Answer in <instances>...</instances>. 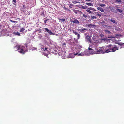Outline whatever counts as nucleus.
<instances>
[{"mask_svg": "<svg viewBox=\"0 0 124 124\" xmlns=\"http://www.w3.org/2000/svg\"><path fill=\"white\" fill-rule=\"evenodd\" d=\"M91 0H85L88 1V2H90L91 1Z\"/></svg>", "mask_w": 124, "mask_h": 124, "instance_id": "ea45409f", "label": "nucleus"}, {"mask_svg": "<svg viewBox=\"0 0 124 124\" xmlns=\"http://www.w3.org/2000/svg\"><path fill=\"white\" fill-rule=\"evenodd\" d=\"M77 35L78 39H79L80 38V35L79 34H78Z\"/></svg>", "mask_w": 124, "mask_h": 124, "instance_id": "473e14b6", "label": "nucleus"}, {"mask_svg": "<svg viewBox=\"0 0 124 124\" xmlns=\"http://www.w3.org/2000/svg\"><path fill=\"white\" fill-rule=\"evenodd\" d=\"M14 34L15 35H17L19 36H20V33L18 32H14Z\"/></svg>", "mask_w": 124, "mask_h": 124, "instance_id": "dca6fc26", "label": "nucleus"}, {"mask_svg": "<svg viewBox=\"0 0 124 124\" xmlns=\"http://www.w3.org/2000/svg\"><path fill=\"white\" fill-rule=\"evenodd\" d=\"M116 1L118 3H120L122 2V1L121 0H116Z\"/></svg>", "mask_w": 124, "mask_h": 124, "instance_id": "bb28decb", "label": "nucleus"}, {"mask_svg": "<svg viewBox=\"0 0 124 124\" xmlns=\"http://www.w3.org/2000/svg\"><path fill=\"white\" fill-rule=\"evenodd\" d=\"M45 19V18H44V20Z\"/></svg>", "mask_w": 124, "mask_h": 124, "instance_id": "49530a36", "label": "nucleus"}, {"mask_svg": "<svg viewBox=\"0 0 124 124\" xmlns=\"http://www.w3.org/2000/svg\"><path fill=\"white\" fill-rule=\"evenodd\" d=\"M13 0V2L15 3H16V0Z\"/></svg>", "mask_w": 124, "mask_h": 124, "instance_id": "a19ab883", "label": "nucleus"}, {"mask_svg": "<svg viewBox=\"0 0 124 124\" xmlns=\"http://www.w3.org/2000/svg\"><path fill=\"white\" fill-rule=\"evenodd\" d=\"M100 36L101 37H103L104 36V35L103 34L101 33L100 35Z\"/></svg>", "mask_w": 124, "mask_h": 124, "instance_id": "72a5a7b5", "label": "nucleus"}, {"mask_svg": "<svg viewBox=\"0 0 124 124\" xmlns=\"http://www.w3.org/2000/svg\"><path fill=\"white\" fill-rule=\"evenodd\" d=\"M45 55H46V54H45Z\"/></svg>", "mask_w": 124, "mask_h": 124, "instance_id": "09e8293b", "label": "nucleus"}, {"mask_svg": "<svg viewBox=\"0 0 124 124\" xmlns=\"http://www.w3.org/2000/svg\"><path fill=\"white\" fill-rule=\"evenodd\" d=\"M78 54V53L77 54H75V55H77V54Z\"/></svg>", "mask_w": 124, "mask_h": 124, "instance_id": "37998d69", "label": "nucleus"}, {"mask_svg": "<svg viewBox=\"0 0 124 124\" xmlns=\"http://www.w3.org/2000/svg\"><path fill=\"white\" fill-rule=\"evenodd\" d=\"M17 50L20 53L24 54L25 52L24 50L25 47L23 46H19L17 47Z\"/></svg>", "mask_w": 124, "mask_h": 124, "instance_id": "f03ea898", "label": "nucleus"}, {"mask_svg": "<svg viewBox=\"0 0 124 124\" xmlns=\"http://www.w3.org/2000/svg\"><path fill=\"white\" fill-rule=\"evenodd\" d=\"M116 13L119 12L121 13H122L123 11V10L122 8L118 7H117L116 8Z\"/></svg>", "mask_w": 124, "mask_h": 124, "instance_id": "0eeeda50", "label": "nucleus"}, {"mask_svg": "<svg viewBox=\"0 0 124 124\" xmlns=\"http://www.w3.org/2000/svg\"><path fill=\"white\" fill-rule=\"evenodd\" d=\"M69 7L70 8L71 7H70L69 6Z\"/></svg>", "mask_w": 124, "mask_h": 124, "instance_id": "de8ad7c7", "label": "nucleus"}, {"mask_svg": "<svg viewBox=\"0 0 124 124\" xmlns=\"http://www.w3.org/2000/svg\"><path fill=\"white\" fill-rule=\"evenodd\" d=\"M72 2L74 4H76L77 3H78V2L75 1H74Z\"/></svg>", "mask_w": 124, "mask_h": 124, "instance_id": "c85d7f7f", "label": "nucleus"}, {"mask_svg": "<svg viewBox=\"0 0 124 124\" xmlns=\"http://www.w3.org/2000/svg\"><path fill=\"white\" fill-rule=\"evenodd\" d=\"M86 54L85 53L82 52L81 53L79 54H78L79 55H81V56H83L85 55Z\"/></svg>", "mask_w": 124, "mask_h": 124, "instance_id": "6ab92c4d", "label": "nucleus"}, {"mask_svg": "<svg viewBox=\"0 0 124 124\" xmlns=\"http://www.w3.org/2000/svg\"><path fill=\"white\" fill-rule=\"evenodd\" d=\"M97 9L100 11L101 12H104V9L101 8L100 7H97Z\"/></svg>", "mask_w": 124, "mask_h": 124, "instance_id": "9b49d317", "label": "nucleus"}, {"mask_svg": "<svg viewBox=\"0 0 124 124\" xmlns=\"http://www.w3.org/2000/svg\"><path fill=\"white\" fill-rule=\"evenodd\" d=\"M41 16H44V17L45 16V14H44V11H42V12L41 13Z\"/></svg>", "mask_w": 124, "mask_h": 124, "instance_id": "cd10ccee", "label": "nucleus"}, {"mask_svg": "<svg viewBox=\"0 0 124 124\" xmlns=\"http://www.w3.org/2000/svg\"><path fill=\"white\" fill-rule=\"evenodd\" d=\"M99 5L101 7H104L105 6V5L104 4H100Z\"/></svg>", "mask_w": 124, "mask_h": 124, "instance_id": "5701e85b", "label": "nucleus"}, {"mask_svg": "<svg viewBox=\"0 0 124 124\" xmlns=\"http://www.w3.org/2000/svg\"><path fill=\"white\" fill-rule=\"evenodd\" d=\"M105 32L107 34H110L111 33L110 31H108V30H105Z\"/></svg>", "mask_w": 124, "mask_h": 124, "instance_id": "2eb2a0df", "label": "nucleus"}, {"mask_svg": "<svg viewBox=\"0 0 124 124\" xmlns=\"http://www.w3.org/2000/svg\"><path fill=\"white\" fill-rule=\"evenodd\" d=\"M119 44L120 46L123 45V47H124V43H122Z\"/></svg>", "mask_w": 124, "mask_h": 124, "instance_id": "e433bc0d", "label": "nucleus"}, {"mask_svg": "<svg viewBox=\"0 0 124 124\" xmlns=\"http://www.w3.org/2000/svg\"><path fill=\"white\" fill-rule=\"evenodd\" d=\"M86 4L87 5L90 6H93V5L92 3H86Z\"/></svg>", "mask_w": 124, "mask_h": 124, "instance_id": "4468645a", "label": "nucleus"}, {"mask_svg": "<svg viewBox=\"0 0 124 124\" xmlns=\"http://www.w3.org/2000/svg\"><path fill=\"white\" fill-rule=\"evenodd\" d=\"M79 31L80 32L83 33H85V31H87V30L85 28H83L82 27L81 29H79Z\"/></svg>", "mask_w": 124, "mask_h": 124, "instance_id": "6e6552de", "label": "nucleus"}, {"mask_svg": "<svg viewBox=\"0 0 124 124\" xmlns=\"http://www.w3.org/2000/svg\"><path fill=\"white\" fill-rule=\"evenodd\" d=\"M37 49V48L36 47V48H35L34 47H33V48H32V50H36Z\"/></svg>", "mask_w": 124, "mask_h": 124, "instance_id": "c9c22d12", "label": "nucleus"}, {"mask_svg": "<svg viewBox=\"0 0 124 124\" xmlns=\"http://www.w3.org/2000/svg\"><path fill=\"white\" fill-rule=\"evenodd\" d=\"M95 52H96V54H100L103 53H103V51L102 50L101 48L99 46H96L95 48V50H94Z\"/></svg>", "mask_w": 124, "mask_h": 124, "instance_id": "7ed1b4c3", "label": "nucleus"}, {"mask_svg": "<svg viewBox=\"0 0 124 124\" xmlns=\"http://www.w3.org/2000/svg\"><path fill=\"white\" fill-rule=\"evenodd\" d=\"M108 37V38H110V37Z\"/></svg>", "mask_w": 124, "mask_h": 124, "instance_id": "c03bdc74", "label": "nucleus"}, {"mask_svg": "<svg viewBox=\"0 0 124 124\" xmlns=\"http://www.w3.org/2000/svg\"><path fill=\"white\" fill-rule=\"evenodd\" d=\"M42 49L44 50H46L47 49V47H45L44 48V47H43L41 48Z\"/></svg>", "mask_w": 124, "mask_h": 124, "instance_id": "7c9ffc66", "label": "nucleus"}, {"mask_svg": "<svg viewBox=\"0 0 124 124\" xmlns=\"http://www.w3.org/2000/svg\"><path fill=\"white\" fill-rule=\"evenodd\" d=\"M85 26L86 27H89V24H86L85 25Z\"/></svg>", "mask_w": 124, "mask_h": 124, "instance_id": "f704fd0d", "label": "nucleus"}, {"mask_svg": "<svg viewBox=\"0 0 124 124\" xmlns=\"http://www.w3.org/2000/svg\"><path fill=\"white\" fill-rule=\"evenodd\" d=\"M48 19H47L46 20H44V22L45 23V25H46V23L47 22V21L48 20Z\"/></svg>", "mask_w": 124, "mask_h": 124, "instance_id": "a878e982", "label": "nucleus"}, {"mask_svg": "<svg viewBox=\"0 0 124 124\" xmlns=\"http://www.w3.org/2000/svg\"><path fill=\"white\" fill-rule=\"evenodd\" d=\"M110 21L114 24H117L118 23L116 20L115 18H111L110 20Z\"/></svg>", "mask_w": 124, "mask_h": 124, "instance_id": "423d86ee", "label": "nucleus"}, {"mask_svg": "<svg viewBox=\"0 0 124 124\" xmlns=\"http://www.w3.org/2000/svg\"><path fill=\"white\" fill-rule=\"evenodd\" d=\"M95 25L91 23H90L89 24V27L90 28H93L94 27H95Z\"/></svg>", "mask_w": 124, "mask_h": 124, "instance_id": "ddd939ff", "label": "nucleus"}, {"mask_svg": "<svg viewBox=\"0 0 124 124\" xmlns=\"http://www.w3.org/2000/svg\"><path fill=\"white\" fill-rule=\"evenodd\" d=\"M88 49L89 50H93V49H92L91 48H89Z\"/></svg>", "mask_w": 124, "mask_h": 124, "instance_id": "58836bf2", "label": "nucleus"}, {"mask_svg": "<svg viewBox=\"0 0 124 124\" xmlns=\"http://www.w3.org/2000/svg\"><path fill=\"white\" fill-rule=\"evenodd\" d=\"M80 7V8L83 9H85L88 8V7L86 5L83 6L81 5Z\"/></svg>", "mask_w": 124, "mask_h": 124, "instance_id": "f8f14e48", "label": "nucleus"}, {"mask_svg": "<svg viewBox=\"0 0 124 124\" xmlns=\"http://www.w3.org/2000/svg\"><path fill=\"white\" fill-rule=\"evenodd\" d=\"M82 16H83V17H84L85 18H86L87 17V15L85 14H83L82 15Z\"/></svg>", "mask_w": 124, "mask_h": 124, "instance_id": "c756f323", "label": "nucleus"}, {"mask_svg": "<svg viewBox=\"0 0 124 124\" xmlns=\"http://www.w3.org/2000/svg\"><path fill=\"white\" fill-rule=\"evenodd\" d=\"M58 19L60 20L61 22H64L65 20V19H60L58 18Z\"/></svg>", "mask_w": 124, "mask_h": 124, "instance_id": "f3484780", "label": "nucleus"}, {"mask_svg": "<svg viewBox=\"0 0 124 124\" xmlns=\"http://www.w3.org/2000/svg\"><path fill=\"white\" fill-rule=\"evenodd\" d=\"M73 33L76 35H77L78 34V32H77L76 31H74V30L73 31Z\"/></svg>", "mask_w": 124, "mask_h": 124, "instance_id": "4be33fe9", "label": "nucleus"}, {"mask_svg": "<svg viewBox=\"0 0 124 124\" xmlns=\"http://www.w3.org/2000/svg\"><path fill=\"white\" fill-rule=\"evenodd\" d=\"M91 17L92 19H96L97 18L96 17L94 16H91Z\"/></svg>", "mask_w": 124, "mask_h": 124, "instance_id": "a211bd4d", "label": "nucleus"}, {"mask_svg": "<svg viewBox=\"0 0 124 124\" xmlns=\"http://www.w3.org/2000/svg\"><path fill=\"white\" fill-rule=\"evenodd\" d=\"M86 11L90 13H92V12L89 9H86Z\"/></svg>", "mask_w": 124, "mask_h": 124, "instance_id": "b1692460", "label": "nucleus"}, {"mask_svg": "<svg viewBox=\"0 0 124 124\" xmlns=\"http://www.w3.org/2000/svg\"><path fill=\"white\" fill-rule=\"evenodd\" d=\"M11 22H12V23H17V22L16 21H13L12 20H9Z\"/></svg>", "mask_w": 124, "mask_h": 124, "instance_id": "2f4dec72", "label": "nucleus"}, {"mask_svg": "<svg viewBox=\"0 0 124 124\" xmlns=\"http://www.w3.org/2000/svg\"><path fill=\"white\" fill-rule=\"evenodd\" d=\"M25 30V29L24 28H23L20 30V31L21 32H22L24 31Z\"/></svg>", "mask_w": 124, "mask_h": 124, "instance_id": "aec40b11", "label": "nucleus"}, {"mask_svg": "<svg viewBox=\"0 0 124 124\" xmlns=\"http://www.w3.org/2000/svg\"><path fill=\"white\" fill-rule=\"evenodd\" d=\"M97 16H99V17H100L102 15V13L101 12H95L94 13Z\"/></svg>", "mask_w": 124, "mask_h": 124, "instance_id": "9d476101", "label": "nucleus"}, {"mask_svg": "<svg viewBox=\"0 0 124 124\" xmlns=\"http://www.w3.org/2000/svg\"><path fill=\"white\" fill-rule=\"evenodd\" d=\"M22 11L23 12H25V11L24 10H23V9H22Z\"/></svg>", "mask_w": 124, "mask_h": 124, "instance_id": "79ce46f5", "label": "nucleus"}, {"mask_svg": "<svg viewBox=\"0 0 124 124\" xmlns=\"http://www.w3.org/2000/svg\"><path fill=\"white\" fill-rule=\"evenodd\" d=\"M86 38L88 39H89L90 38V37L89 36H87L86 37Z\"/></svg>", "mask_w": 124, "mask_h": 124, "instance_id": "4c0bfd02", "label": "nucleus"}, {"mask_svg": "<svg viewBox=\"0 0 124 124\" xmlns=\"http://www.w3.org/2000/svg\"><path fill=\"white\" fill-rule=\"evenodd\" d=\"M109 8L111 11L114 13H116V8L114 6H110Z\"/></svg>", "mask_w": 124, "mask_h": 124, "instance_id": "20e7f679", "label": "nucleus"}, {"mask_svg": "<svg viewBox=\"0 0 124 124\" xmlns=\"http://www.w3.org/2000/svg\"><path fill=\"white\" fill-rule=\"evenodd\" d=\"M63 9H65V10H67L68 11H70V10L68 9L67 8H66L65 6H64L63 7Z\"/></svg>", "mask_w": 124, "mask_h": 124, "instance_id": "412c9836", "label": "nucleus"}, {"mask_svg": "<svg viewBox=\"0 0 124 124\" xmlns=\"http://www.w3.org/2000/svg\"><path fill=\"white\" fill-rule=\"evenodd\" d=\"M71 22L78 24H80V22L77 19L75 18H73L72 20L71 21Z\"/></svg>", "mask_w": 124, "mask_h": 124, "instance_id": "39448f33", "label": "nucleus"}, {"mask_svg": "<svg viewBox=\"0 0 124 124\" xmlns=\"http://www.w3.org/2000/svg\"><path fill=\"white\" fill-rule=\"evenodd\" d=\"M85 35H86V33H85Z\"/></svg>", "mask_w": 124, "mask_h": 124, "instance_id": "a18cd8bd", "label": "nucleus"}, {"mask_svg": "<svg viewBox=\"0 0 124 124\" xmlns=\"http://www.w3.org/2000/svg\"><path fill=\"white\" fill-rule=\"evenodd\" d=\"M45 29L46 30L45 31H47L48 33H49V34L50 35L54 34L51 30H48L47 28H45Z\"/></svg>", "mask_w": 124, "mask_h": 124, "instance_id": "1a4fd4ad", "label": "nucleus"}, {"mask_svg": "<svg viewBox=\"0 0 124 124\" xmlns=\"http://www.w3.org/2000/svg\"><path fill=\"white\" fill-rule=\"evenodd\" d=\"M108 47V49L105 51V53H106L110 52H115L119 49L116 45H113L111 44L108 45L106 47Z\"/></svg>", "mask_w": 124, "mask_h": 124, "instance_id": "f257e3e1", "label": "nucleus"}, {"mask_svg": "<svg viewBox=\"0 0 124 124\" xmlns=\"http://www.w3.org/2000/svg\"><path fill=\"white\" fill-rule=\"evenodd\" d=\"M88 9L89 10H95V9L94 8L91 7L89 8H88Z\"/></svg>", "mask_w": 124, "mask_h": 124, "instance_id": "393cba45", "label": "nucleus"}]
</instances>
